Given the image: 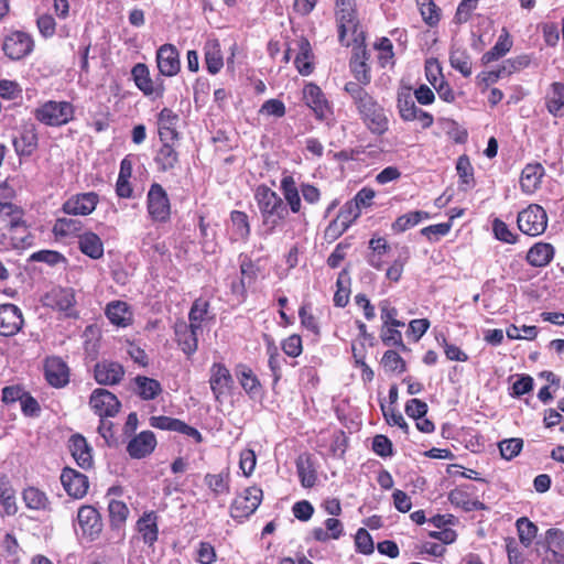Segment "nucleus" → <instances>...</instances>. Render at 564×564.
Wrapping results in <instances>:
<instances>
[{
  "instance_id": "nucleus-1",
  "label": "nucleus",
  "mask_w": 564,
  "mask_h": 564,
  "mask_svg": "<svg viewBox=\"0 0 564 564\" xmlns=\"http://www.w3.org/2000/svg\"><path fill=\"white\" fill-rule=\"evenodd\" d=\"M344 90L351 98L361 121L371 133L381 135L388 131L389 119L384 108L365 87L354 82H348Z\"/></svg>"
},
{
  "instance_id": "nucleus-2",
  "label": "nucleus",
  "mask_w": 564,
  "mask_h": 564,
  "mask_svg": "<svg viewBox=\"0 0 564 564\" xmlns=\"http://www.w3.org/2000/svg\"><path fill=\"white\" fill-rule=\"evenodd\" d=\"M256 199L262 217L259 234L267 239L276 227L288 217L289 209L283 199L268 186L261 185L256 191Z\"/></svg>"
},
{
  "instance_id": "nucleus-3",
  "label": "nucleus",
  "mask_w": 564,
  "mask_h": 564,
  "mask_svg": "<svg viewBox=\"0 0 564 564\" xmlns=\"http://www.w3.org/2000/svg\"><path fill=\"white\" fill-rule=\"evenodd\" d=\"M36 121L47 127H62L74 119L75 107L66 100H45L32 110Z\"/></svg>"
},
{
  "instance_id": "nucleus-4",
  "label": "nucleus",
  "mask_w": 564,
  "mask_h": 564,
  "mask_svg": "<svg viewBox=\"0 0 564 564\" xmlns=\"http://www.w3.org/2000/svg\"><path fill=\"white\" fill-rule=\"evenodd\" d=\"M517 223L523 234L535 237L545 231L547 215L542 206L531 204L518 214Z\"/></svg>"
},
{
  "instance_id": "nucleus-5",
  "label": "nucleus",
  "mask_w": 564,
  "mask_h": 564,
  "mask_svg": "<svg viewBox=\"0 0 564 564\" xmlns=\"http://www.w3.org/2000/svg\"><path fill=\"white\" fill-rule=\"evenodd\" d=\"M263 498L262 489L257 486L246 488L232 501L230 514L234 519H247L256 512Z\"/></svg>"
},
{
  "instance_id": "nucleus-6",
  "label": "nucleus",
  "mask_w": 564,
  "mask_h": 564,
  "mask_svg": "<svg viewBox=\"0 0 564 564\" xmlns=\"http://www.w3.org/2000/svg\"><path fill=\"white\" fill-rule=\"evenodd\" d=\"M149 216L153 221L165 223L170 219L171 205L165 189L158 183L150 186L147 195Z\"/></svg>"
},
{
  "instance_id": "nucleus-7",
  "label": "nucleus",
  "mask_w": 564,
  "mask_h": 564,
  "mask_svg": "<svg viewBox=\"0 0 564 564\" xmlns=\"http://www.w3.org/2000/svg\"><path fill=\"white\" fill-rule=\"evenodd\" d=\"M303 100L312 109L317 120L329 121L333 117V107L323 90L314 83L303 88Z\"/></svg>"
},
{
  "instance_id": "nucleus-8",
  "label": "nucleus",
  "mask_w": 564,
  "mask_h": 564,
  "mask_svg": "<svg viewBox=\"0 0 564 564\" xmlns=\"http://www.w3.org/2000/svg\"><path fill=\"white\" fill-rule=\"evenodd\" d=\"M33 48V37L23 31H13L9 33L2 43L4 54L13 61H19L30 55Z\"/></svg>"
},
{
  "instance_id": "nucleus-9",
  "label": "nucleus",
  "mask_w": 564,
  "mask_h": 564,
  "mask_svg": "<svg viewBox=\"0 0 564 564\" xmlns=\"http://www.w3.org/2000/svg\"><path fill=\"white\" fill-rule=\"evenodd\" d=\"M132 78L135 86L148 97L152 99L161 98L164 94L163 79H152L150 77L149 68L145 64L138 63L131 70Z\"/></svg>"
},
{
  "instance_id": "nucleus-10",
  "label": "nucleus",
  "mask_w": 564,
  "mask_h": 564,
  "mask_svg": "<svg viewBox=\"0 0 564 564\" xmlns=\"http://www.w3.org/2000/svg\"><path fill=\"white\" fill-rule=\"evenodd\" d=\"M336 21L339 41L344 43L346 33L355 32L357 28L355 0H336Z\"/></svg>"
},
{
  "instance_id": "nucleus-11",
  "label": "nucleus",
  "mask_w": 564,
  "mask_h": 564,
  "mask_svg": "<svg viewBox=\"0 0 564 564\" xmlns=\"http://www.w3.org/2000/svg\"><path fill=\"white\" fill-rule=\"evenodd\" d=\"M89 404L94 412L100 417H112L120 409V402L110 391L98 388L93 391Z\"/></svg>"
},
{
  "instance_id": "nucleus-12",
  "label": "nucleus",
  "mask_w": 564,
  "mask_h": 564,
  "mask_svg": "<svg viewBox=\"0 0 564 564\" xmlns=\"http://www.w3.org/2000/svg\"><path fill=\"white\" fill-rule=\"evenodd\" d=\"M77 523L84 536L90 541L97 539L102 530L100 514L93 506H82L77 512Z\"/></svg>"
},
{
  "instance_id": "nucleus-13",
  "label": "nucleus",
  "mask_w": 564,
  "mask_h": 564,
  "mask_svg": "<svg viewBox=\"0 0 564 564\" xmlns=\"http://www.w3.org/2000/svg\"><path fill=\"white\" fill-rule=\"evenodd\" d=\"M209 384L216 401H221L230 392L234 378L224 364L216 362L210 367Z\"/></svg>"
},
{
  "instance_id": "nucleus-14",
  "label": "nucleus",
  "mask_w": 564,
  "mask_h": 564,
  "mask_svg": "<svg viewBox=\"0 0 564 564\" xmlns=\"http://www.w3.org/2000/svg\"><path fill=\"white\" fill-rule=\"evenodd\" d=\"M24 319L21 310L14 304L0 305V335L9 337L19 333Z\"/></svg>"
},
{
  "instance_id": "nucleus-15",
  "label": "nucleus",
  "mask_w": 564,
  "mask_h": 564,
  "mask_svg": "<svg viewBox=\"0 0 564 564\" xmlns=\"http://www.w3.org/2000/svg\"><path fill=\"white\" fill-rule=\"evenodd\" d=\"M61 482L65 491L75 499L83 498L89 488V481L86 475L65 467L61 474Z\"/></svg>"
},
{
  "instance_id": "nucleus-16",
  "label": "nucleus",
  "mask_w": 564,
  "mask_h": 564,
  "mask_svg": "<svg viewBox=\"0 0 564 564\" xmlns=\"http://www.w3.org/2000/svg\"><path fill=\"white\" fill-rule=\"evenodd\" d=\"M156 65L162 76H175L181 69L180 54L172 44H163L156 51Z\"/></svg>"
},
{
  "instance_id": "nucleus-17",
  "label": "nucleus",
  "mask_w": 564,
  "mask_h": 564,
  "mask_svg": "<svg viewBox=\"0 0 564 564\" xmlns=\"http://www.w3.org/2000/svg\"><path fill=\"white\" fill-rule=\"evenodd\" d=\"M98 204V195L96 193H83L69 197L63 204V212L67 215L86 216L91 214Z\"/></svg>"
},
{
  "instance_id": "nucleus-18",
  "label": "nucleus",
  "mask_w": 564,
  "mask_h": 564,
  "mask_svg": "<svg viewBox=\"0 0 564 564\" xmlns=\"http://www.w3.org/2000/svg\"><path fill=\"white\" fill-rule=\"evenodd\" d=\"M180 117L170 108H163L158 115V132L161 142H175L180 138L176 129Z\"/></svg>"
},
{
  "instance_id": "nucleus-19",
  "label": "nucleus",
  "mask_w": 564,
  "mask_h": 564,
  "mask_svg": "<svg viewBox=\"0 0 564 564\" xmlns=\"http://www.w3.org/2000/svg\"><path fill=\"white\" fill-rule=\"evenodd\" d=\"M68 448L76 464L80 468L89 469L93 467V448L83 435H72L68 440Z\"/></svg>"
},
{
  "instance_id": "nucleus-20",
  "label": "nucleus",
  "mask_w": 564,
  "mask_h": 564,
  "mask_svg": "<svg viewBox=\"0 0 564 564\" xmlns=\"http://www.w3.org/2000/svg\"><path fill=\"white\" fill-rule=\"evenodd\" d=\"M174 332L176 341L182 351L187 356H192L198 348L197 336L202 329L181 321L175 324Z\"/></svg>"
},
{
  "instance_id": "nucleus-21",
  "label": "nucleus",
  "mask_w": 564,
  "mask_h": 564,
  "mask_svg": "<svg viewBox=\"0 0 564 564\" xmlns=\"http://www.w3.org/2000/svg\"><path fill=\"white\" fill-rule=\"evenodd\" d=\"M544 106L554 118L564 117V83L553 82L544 94Z\"/></svg>"
},
{
  "instance_id": "nucleus-22",
  "label": "nucleus",
  "mask_w": 564,
  "mask_h": 564,
  "mask_svg": "<svg viewBox=\"0 0 564 564\" xmlns=\"http://www.w3.org/2000/svg\"><path fill=\"white\" fill-rule=\"evenodd\" d=\"M47 382L55 388H63L69 381L67 365L58 357H50L44 366Z\"/></svg>"
},
{
  "instance_id": "nucleus-23",
  "label": "nucleus",
  "mask_w": 564,
  "mask_h": 564,
  "mask_svg": "<svg viewBox=\"0 0 564 564\" xmlns=\"http://www.w3.org/2000/svg\"><path fill=\"white\" fill-rule=\"evenodd\" d=\"M156 446V438L153 432L143 431L135 435L127 445V452L132 458H143L150 455Z\"/></svg>"
},
{
  "instance_id": "nucleus-24",
  "label": "nucleus",
  "mask_w": 564,
  "mask_h": 564,
  "mask_svg": "<svg viewBox=\"0 0 564 564\" xmlns=\"http://www.w3.org/2000/svg\"><path fill=\"white\" fill-rule=\"evenodd\" d=\"M159 516L154 511L144 512L137 521V530L144 544L153 546L159 538Z\"/></svg>"
},
{
  "instance_id": "nucleus-25",
  "label": "nucleus",
  "mask_w": 564,
  "mask_h": 564,
  "mask_svg": "<svg viewBox=\"0 0 564 564\" xmlns=\"http://www.w3.org/2000/svg\"><path fill=\"white\" fill-rule=\"evenodd\" d=\"M545 170L540 163L527 164L520 176V187L524 194L531 195L535 193L541 185Z\"/></svg>"
},
{
  "instance_id": "nucleus-26",
  "label": "nucleus",
  "mask_w": 564,
  "mask_h": 564,
  "mask_svg": "<svg viewBox=\"0 0 564 564\" xmlns=\"http://www.w3.org/2000/svg\"><path fill=\"white\" fill-rule=\"evenodd\" d=\"M8 230L13 250H24L33 245L34 238L22 219H12Z\"/></svg>"
},
{
  "instance_id": "nucleus-27",
  "label": "nucleus",
  "mask_w": 564,
  "mask_h": 564,
  "mask_svg": "<svg viewBox=\"0 0 564 564\" xmlns=\"http://www.w3.org/2000/svg\"><path fill=\"white\" fill-rule=\"evenodd\" d=\"M105 314L109 322L118 327H127L132 323V311L123 301H112L108 303Z\"/></svg>"
},
{
  "instance_id": "nucleus-28",
  "label": "nucleus",
  "mask_w": 564,
  "mask_h": 564,
  "mask_svg": "<svg viewBox=\"0 0 564 564\" xmlns=\"http://www.w3.org/2000/svg\"><path fill=\"white\" fill-rule=\"evenodd\" d=\"M123 375V367L118 362L104 361L95 367V379L100 384H116L122 379Z\"/></svg>"
},
{
  "instance_id": "nucleus-29",
  "label": "nucleus",
  "mask_w": 564,
  "mask_h": 564,
  "mask_svg": "<svg viewBox=\"0 0 564 564\" xmlns=\"http://www.w3.org/2000/svg\"><path fill=\"white\" fill-rule=\"evenodd\" d=\"M367 61V52L365 48L358 47L354 52V55L350 58V69L354 74V77L360 86H366L371 82V76L369 73V67L366 63Z\"/></svg>"
},
{
  "instance_id": "nucleus-30",
  "label": "nucleus",
  "mask_w": 564,
  "mask_h": 564,
  "mask_svg": "<svg viewBox=\"0 0 564 564\" xmlns=\"http://www.w3.org/2000/svg\"><path fill=\"white\" fill-rule=\"evenodd\" d=\"M13 147L19 156H30L37 148V133L34 127L24 128L13 139Z\"/></svg>"
},
{
  "instance_id": "nucleus-31",
  "label": "nucleus",
  "mask_w": 564,
  "mask_h": 564,
  "mask_svg": "<svg viewBox=\"0 0 564 564\" xmlns=\"http://www.w3.org/2000/svg\"><path fill=\"white\" fill-rule=\"evenodd\" d=\"M79 250L91 259H100L104 256V243L100 237L93 231H85L78 236Z\"/></svg>"
},
{
  "instance_id": "nucleus-32",
  "label": "nucleus",
  "mask_w": 564,
  "mask_h": 564,
  "mask_svg": "<svg viewBox=\"0 0 564 564\" xmlns=\"http://www.w3.org/2000/svg\"><path fill=\"white\" fill-rule=\"evenodd\" d=\"M22 499L25 507L30 510L43 512H50L52 510L48 497L36 487L25 488L22 492Z\"/></svg>"
},
{
  "instance_id": "nucleus-33",
  "label": "nucleus",
  "mask_w": 564,
  "mask_h": 564,
  "mask_svg": "<svg viewBox=\"0 0 564 564\" xmlns=\"http://www.w3.org/2000/svg\"><path fill=\"white\" fill-rule=\"evenodd\" d=\"M236 377L250 398H256L261 394V383L256 373L249 367L240 365L236 369Z\"/></svg>"
},
{
  "instance_id": "nucleus-34",
  "label": "nucleus",
  "mask_w": 564,
  "mask_h": 564,
  "mask_svg": "<svg viewBox=\"0 0 564 564\" xmlns=\"http://www.w3.org/2000/svg\"><path fill=\"white\" fill-rule=\"evenodd\" d=\"M325 529L314 528L311 534L317 542L325 543L329 540H338L344 534L343 523L335 518H327L324 521Z\"/></svg>"
},
{
  "instance_id": "nucleus-35",
  "label": "nucleus",
  "mask_w": 564,
  "mask_h": 564,
  "mask_svg": "<svg viewBox=\"0 0 564 564\" xmlns=\"http://www.w3.org/2000/svg\"><path fill=\"white\" fill-rule=\"evenodd\" d=\"M108 510H109V517L111 527L113 530H116V534L118 536V540H123V532H122V525L124 524L128 516H129V509L126 506L124 502L111 499L108 503Z\"/></svg>"
},
{
  "instance_id": "nucleus-36",
  "label": "nucleus",
  "mask_w": 564,
  "mask_h": 564,
  "mask_svg": "<svg viewBox=\"0 0 564 564\" xmlns=\"http://www.w3.org/2000/svg\"><path fill=\"white\" fill-rule=\"evenodd\" d=\"M297 54L294 59L295 67L303 76L310 75L313 69V52L310 42L306 39H301L297 42Z\"/></svg>"
},
{
  "instance_id": "nucleus-37",
  "label": "nucleus",
  "mask_w": 564,
  "mask_h": 564,
  "mask_svg": "<svg viewBox=\"0 0 564 564\" xmlns=\"http://www.w3.org/2000/svg\"><path fill=\"white\" fill-rule=\"evenodd\" d=\"M554 256V248L550 243L538 242L532 246L527 254V261L533 267L547 265Z\"/></svg>"
},
{
  "instance_id": "nucleus-38",
  "label": "nucleus",
  "mask_w": 564,
  "mask_h": 564,
  "mask_svg": "<svg viewBox=\"0 0 564 564\" xmlns=\"http://www.w3.org/2000/svg\"><path fill=\"white\" fill-rule=\"evenodd\" d=\"M281 191L283 197L286 202V207L289 206L291 212L296 214L301 210V197L299 189L296 187V183L291 175H284L281 180Z\"/></svg>"
},
{
  "instance_id": "nucleus-39",
  "label": "nucleus",
  "mask_w": 564,
  "mask_h": 564,
  "mask_svg": "<svg viewBox=\"0 0 564 564\" xmlns=\"http://www.w3.org/2000/svg\"><path fill=\"white\" fill-rule=\"evenodd\" d=\"M174 142H162L161 148L158 150L154 162L160 171L166 172L173 170L178 163V153L173 147Z\"/></svg>"
},
{
  "instance_id": "nucleus-40",
  "label": "nucleus",
  "mask_w": 564,
  "mask_h": 564,
  "mask_svg": "<svg viewBox=\"0 0 564 564\" xmlns=\"http://www.w3.org/2000/svg\"><path fill=\"white\" fill-rule=\"evenodd\" d=\"M451 66L464 77H469L473 72L471 58L466 48L453 45L449 54Z\"/></svg>"
},
{
  "instance_id": "nucleus-41",
  "label": "nucleus",
  "mask_w": 564,
  "mask_h": 564,
  "mask_svg": "<svg viewBox=\"0 0 564 564\" xmlns=\"http://www.w3.org/2000/svg\"><path fill=\"white\" fill-rule=\"evenodd\" d=\"M360 216V208L352 202H347L340 209L337 218L333 220L328 228H340L345 231Z\"/></svg>"
},
{
  "instance_id": "nucleus-42",
  "label": "nucleus",
  "mask_w": 564,
  "mask_h": 564,
  "mask_svg": "<svg viewBox=\"0 0 564 564\" xmlns=\"http://www.w3.org/2000/svg\"><path fill=\"white\" fill-rule=\"evenodd\" d=\"M134 382L135 392L142 400H153L162 392L161 383L155 379L137 376Z\"/></svg>"
},
{
  "instance_id": "nucleus-43",
  "label": "nucleus",
  "mask_w": 564,
  "mask_h": 564,
  "mask_svg": "<svg viewBox=\"0 0 564 564\" xmlns=\"http://www.w3.org/2000/svg\"><path fill=\"white\" fill-rule=\"evenodd\" d=\"M82 228L83 223L79 219L59 217L55 220L52 230L56 237L67 238L82 235Z\"/></svg>"
},
{
  "instance_id": "nucleus-44",
  "label": "nucleus",
  "mask_w": 564,
  "mask_h": 564,
  "mask_svg": "<svg viewBox=\"0 0 564 564\" xmlns=\"http://www.w3.org/2000/svg\"><path fill=\"white\" fill-rule=\"evenodd\" d=\"M369 249L371 250L367 258L369 265L377 270L382 269V257L390 249L388 241L383 237H372L369 241Z\"/></svg>"
},
{
  "instance_id": "nucleus-45",
  "label": "nucleus",
  "mask_w": 564,
  "mask_h": 564,
  "mask_svg": "<svg viewBox=\"0 0 564 564\" xmlns=\"http://www.w3.org/2000/svg\"><path fill=\"white\" fill-rule=\"evenodd\" d=\"M0 507L8 516L14 514L18 510L14 490L8 478L3 475H0Z\"/></svg>"
},
{
  "instance_id": "nucleus-46",
  "label": "nucleus",
  "mask_w": 564,
  "mask_h": 564,
  "mask_svg": "<svg viewBox=\"0 0 564 564\" xmlns=\"http://www.w3.org/2000/svg\"><path fill=\"white\" fill-rule=\"evenodd\" d=\"M397 108L403 121L415 120V116L422 110L415 105V101L409 91L400 93L398 95Z\"/></svg>"
},
{
  "instance_id": "nucleus-47",
  "label": "nucleus",
  "mask_w": 564,
  "mask_h": 564,
  "mask_svg": "<svg viewBox=\"0 0 564 564\" xmlns=\"http://www.w3.org/2000/svg\"><path fill=\"white\" fill-rule=\"evenodd\" d=\"M205 65L207 70L215 75L224 66L223 54L217 42H209L205 46Z\"/></svg>"
},
{
  "instance_id": "nucleus-48",
  "label": "nucleus",
  "mask_w": 564,
  "mask_h": 564,
  "mask_svg": "<svg viewBox=\"0 0 564 564\" xmlns=\"http://www.w3.org/2000/svg\"><path fill=\"white\" fill-rule=\"evenodd\" d=\"M429 217H430V215L426 212H422V210L410 212V213L404 214L395 219V221L392 224V230L394 232H403V231L416 226L423 219H427Z\"/></svg>"
},
{
  "instance_id": "nucleus-49",
  "label": "nucleus",
  "mask_w": 564,
  "mask_h": 564,
  "mask_svg": "<svg viewBox=\"0 0 564 564\" xmlns=\"http://www.w3.org/2000/svg\"><path fill=\"white\" fill-rule=\"evenodd\" d=\"M516 525L521 544L529 547L536 536L538 527L525 517L519 518Z\"/></svg>"
},
{
  "instance_id": "nucleus-50",
  "label": "nucleus",
  "mask_w": 564,
  "mask_h": 564,
  "mask_svg": "<svg viewBox=\"0 0 564 564\" xmlns=\"http://www.w3.org/2000/svg\"><path fill=\"white\" fill-rule=\"evenodd\" d=\"M205 484L217 496L229 494V473L207 474Z\"/></svg>"
},
{
  "instance_id": "nucleus-51",
  "label": "nucleus",
  "mask_w": 564,
  "mask_h": 564,
  "mask_svg": "<svg viewBox=\"0 0 564 564\" xmlns=\"http://www.w3.org/2000/svg\"><path fill=\"white\" fill-rule=\"evenodd\" d=\"M448 500L452 505L463 508L465 511L481 509V502L471 500L468 495L462 489H454L448 494Z\"/></svg>"
},
{
  "instance_id": "nucleus-52",
  "label": "nucleus",
  "mask_w": 564,
  "mask_h": 564,
  "mask_svg": "<svg viewBox=\"0 0 564 564\" xmlns=\"http://www.w3.org/2000/svg\"><path fill=\"white\" fill-rule=\"evenodd\" d=\"M230 219L236 239H247L250 235L247 214L240 210H234L231 212Z\"/></svg>"
},
{
  "instance_id": "nucleus-53",
  "label": "nucleus",
  "mask_w": 564,
  "mask_h": 564,
  "mask_svg": "<svg viewBox=\"0 0 564 564\" xmlns=\"http://www.w3.org/2000/svg\"><path fill=\"white\" fill-rule=\"evenodd\" d=\"M208 308L209 303L206 300H195L188 313L189 324L196 328L202 329V323L205 321Z\"/></svg>"
},
{
  "instance_id": "nucleus-54",
  "label": "nucleus",
  "mask_w": 564,
  "mask_h": 564,
  "mask_svg": "<svg viewBox=\"0 0 564 564\" xmlns=\"http://www.w3.org/2000/svg\"><path fill=\"white\" fill-rule=\"evenodd\" d=\"M296 469L304 488H311L315 485L316 474L308 458L300 457L296 462Z\"/></svg>"
},
{
  "instance_id": "nucleus-55",
  "label": "nucleus",
  "mask_w": 564,
  "mask_h": 564,
  "mask_svg": "<svg viewBox=\"0 0 564 564\" xmlns=\"http://www.w3.org/2000/svg\"><path fill=\"white\" fill-rule=\"evenodd\" d=\"M0 547L9 563L17 564L19 562L21 549L17 539L12 534H4L0 543Z\"/></svg>"
},
{
  "instance_id": "nucleus-56",
  "label": "nucleus",
  "mask_w": 564,
  "mask_h": 564,
  "mask_svg": "<svg viewBox=\"0 0 564 564\" xmlns=\"http://www.w3.org/2000/svg\"><path fill=\"white\" fill-rule=\"evenodd\" d=\"M380 317L384 326L403 327L404 323L397 319L398 310L388 300L379 304Z\"/></svg>"
},
{
  "instance_id": "nucleus-57",
  "label": "nucleus",
  "mask_w": 564,
  "mask_h": 564,
  "mask_svg": "<svg viewBox=\"0 0 564 564\" xmlns=\"http://www.w3.org/2000/svg\"><path fill=\"white\" fill-rule=\"evenodd\" d=\"M498 446L501 456L507 460H511L520 454L523 447V441L519 437L508 438L499 442Z\"/></svg>"
},
{
  "instance_id": "nucleus-58",
  "label": "nucleus",
  "mask_w": 564,
  "mask_h": 564,
  "mask_svg": "<svg viewBox=\"0 0 564 564\" xmlns=\"http://www.w3.org/2000/svg\"><path fill=\"white\" fill-rule=\"evenodd\" d=\"M0 97L13 101L22 98V87L15 80L0 79Z\"/></svg>"
},
{
  "instance_id": "nucleus-59",
  "label": "nucleus",
  "mask_w": 564,
  "mask_h": 564,
  "mask_svg": "<svg viewBox=\"0 0 564 564\" xmlns=\"http://www.w3.org/2000/svg\"><path fill=\"white\" fill-rule=\"evenodd\" d=\"M381 364L387 371L403 372L405 370V361L394 350H387L382 356Z\"/></svg>"
},
{
  "instance_id": "nucleus-60",
  "label": "nucleus",
  "mask_w": 564,
  "mask_h": 564,
  "mask_svg": "<svg viewBox=\"0 0 564 564\" xmlns=\"http://www.w3.org/2000/svg\"><path fill=\"white\" fill-rule=\"evenodd\" d=\"M380 337L386 346H397L402 350L406 349L402 340V334L397 327L382 325Z\"/></svg>"
},
{
  "instance_id": "nucleus-61",
  "label": "nucleus",
  "mask_w": 564,
  "mask_h": 564,
  "mask_svg": "<svg viewBox=\"0 0 564 564\" xmlns=\"http://www.w3.org/2000/svg\"><path fill=\"white\" fill-rule=\"evenodd\" d=\"M381 410L384 416V420L389 425L399 426L405 434L409 433V425L405 422L401 412L391 406H386L381 404Z\"/></svg>"
},
{
  "instance_id": "nucleus-62",
  "label": "nucleus",
  "mask_w": 564,
  "mask_h": 564,
  "mask_svg": "<svg viewBox=\"0 0 564 564\" xmlns=\"http://www.w3.org/2000/svg\"><path fill=\"white\" fill-rule=\"evenodd\" d=\"M356 549L362 554H371L373 552V541L369 532L360 528L355 536Z\"/></svg>"
},
{
  "instance_id": "nucleus-63",
  "label": "nucleus",
  "mask_w": 564,
  "mask_h": 564,
  "mask_svg": "<svg viewBox=\"0 0 564 564\" xmlns=\"http://www.w3.org/2000/svg\"><path fill=\"white\" fill-rule=\"evenodd\" d=\"M492 230H494L495 237L498 240L506 242V243L516 242V235L513 232H511V230L509 229L507 224L505 221H502L501 219L496 218L492 221Z\"/></svg>"
},
{
  "instance_id": "nucleus-64",
  "label": "nucleus",
  "mask_w": 564,
  "mask_h": 564,
  "mask_svg": "<svg viewBox=\"0 0 564 564\" xmlns=\"http://www.w3.org/2000/svg\"><path fill=\"white\" fill-rule=\"evenodd\" d=\"M376 47L379 51L378 59L380 65L384 67L388 64H391L393 59L392 42L387 37H382L376 45Z\"/></svg>"
}]
</instances>
